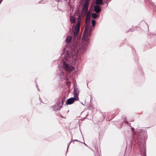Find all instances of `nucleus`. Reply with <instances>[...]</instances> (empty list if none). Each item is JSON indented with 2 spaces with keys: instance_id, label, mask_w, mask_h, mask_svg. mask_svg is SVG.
<instances>
[{
  "instance_id": "6e6552de",
  "label": "nucleus",
  "mask_w": 156,
  "mask_h": 156,
  "mask_svg": "<svg viewBox=\"0 0 156 156\" xmlns=\"http://www.w3.org/2000/svg\"><path fill=\"white\" fill-rule=\"evenodd\" d=\"M71 39V37L70 36H68L66 38V41L67 42H70Z\"/></svg>"
},
{
  "instance_id": "423d86ee",
  "label": "nucleus",
  "mask_w": 156,
  "mask_h": 156,
  "mask_svg": "<svg viewBox=\"0 0 156 156\" xmlns=\"http://www.w3.org/2000/svg\"><path fill=\"white\" fill-rule=\"evenodd\" d=\"M89 5V2L88 0H86L84 5V8L87 9Z\"/></svg>"
},
{
  "instance_id": "9d476101",
  "label": "nucleus",
  "mask_w": 156,
  "mask_h": 156,
  "mask_svg": "<svg viewBox=\"0 0 156 156\" xmlns=\"http://www.w3.org/2000/svg\"><path fill=\"white\" fill-rule=\"evenodd\" d=\"M91 16L93 18H96L97 17V15L95 13H93L91 14Z\"/></svg>"
},
{
  "instance_id": "20e7f679",
  "label": "nucleus",
  "mask_w": 156,
  "mask_h": 156,
  "mask_svg": "<svg viewBox=\"0 0 156 156\" xmlns=\"http://www.w3.org/2000/svg\"><path fill=\"white\" fill-rule=\"evenodd\" d=\"M63 65L67 71H71L73 69V68L72 66L66 64L65 62H64Z\"/></svg>"
},
{
  "instance_id": "0eeeda50",
  "label": "nucleus",
  "mask_w": 156,
  "mask_h": 156,
  "mask_svg": "<svg viewBox=\"0 0 156 156\" xmlns=\"http://www.w3.org/2000/svg\"><path fill=\"white\" fill-rule=\"evenodd\" d=\"M102 2V0H97L96 2V3L97 5H101Z\"/></svg>"
},
{
  "instance_id": "ddd939ff",
  "label": "nucleus",
  "mask_w": 156,
  "mask_h": 156,
  "mask_svg": "<svg viewBox=\"0 0 156 156\" xmlns=\"http://www.w3.org/2000/svg\"><path fill=\"white\" fill-rule=\"evenodd\" d=\"M131 130L133 131L134 130V129L133 128H131Z\"/></svg>"
},
{
  "instance_id": "1a4fd4ad",
  "label": "nucleus",
  "mask_w": 156,
  "mask_h": 156,
  "mask_svg": "<svg viewBox=\"0 0 156 156\" xmlns=\"http://www.w3.org/2000/svg\"><path fill=\"white\" fill-rule=\"evenodd\" d=\"M70 21L71 23H74L75 21L74 18L72 17H71L70 18Z\"/></svg>"
},
{
  "instance_id": "9b49d317",
  "label": "nucleus",
  "mask_w": 156,
  "mask_h": 156,
  "mask_svg": "<svg viewBox=\"0 0 156 156\" xmlns=\"http://www.w3.org/2000/svg\"><path fill=\"white\" fill-rule=\"evenodd\" d=\"M95 23L96 21H95V20H93L92 21L91 24L92 26H94L95 24Z\"/></svg>"
},
{
  "instance_id": "7ed1b4c3",
  "label": "nucleus",
  "mask_w": 156,
  "mask_h": 156,
  "mask_svg": "<svg viewBox=\"0 0 156 156\" xmlns=\"http://www.w3.org/2000/svg\"><path fill=\"white\" fill-rule=\"evenodd\" d=\"M74 98H71L68 99L66 103L67 105H71L72 104L75 100H78L79 98L78 94L76 93H74Z\"/></svg>"
},
{
  "instance_id": "f03ea898",
  "label": "nucleus",
  "mask_w": 156,
  "mask_h": 156,
  "mask_svg": "<svg viewBox=\"0 0 156 156\" xmlns=\"http://www.w3.org/2000/svg\"><path fill=\"white\" fill-rule=\"evenodd\" d=\"M80 22L79 20L77 23L75 25H74L72 27V30L73 32L74 37L75 39L76 38L77 39H78L80 37L78 35V34L79 33L80 30Z\"/></svg>"
},
{
  "instance_id": "4468645a",
  "label": "nucleus",
  "mask_w": 156,
  "mask_h": 156,
  "mask_svg": "<svg viewBox=\"0 0 156 156\" xmlns=\"http://www.w3.org/2000/svg\"><path fill=\"white\" fill-rule=\"evenodd\" d=\"M58 105H59L61 104V103H60L59 102L58 103Z\"/></svg>"
},
{
  "instance_id": "39448f33",
  "label": "nucleus",
  "mask_w": 156,
  "mask_h": 156,
  "mask_svg": "<svg viewBox=\"0 0 156 156\" xmlns=\"http://www.w3.org/2000/svg\"><path fill=\"white\" fill-rule=\"evenodd\" d=\"M94 10L96 12L98 13L101 10L99 6L98 5H95L94 7Z\"/></svg>"
},
{
  "instance_id": "f257e3e1",
  "label": "nucleus",
  "mask_w": 156,
  "mask_h": 156,
  "mask_svg": "<svg viewBox=\"0 0 156 156\" xmlns=\"http://www.w3.org/2000/svg\"><path fill=\"white\" fill-rule=\"evenodd\" d=\"M86 27L85 28L84 34L81 45L76 46L75 45V49L71 54V55L73 59L76 60V55L81 52H83L86 49V45L88 44L89 39V37L90 35V32L93 30V28L90 25V20L88 16L86 18Z\"/></svg>"
},
{
  "instance_id": "f8f14e48",
  "label": "nucleus",
  "mask_w": 156,
  "mask_h": 156,
  "mask_svg": "<svg viewBox=\"0 0 156 156\" xmlns=\"http://www.w3.org/2000/svg\"><path fill=\"white\" fill-rule=\"evenodd\" d=\"M62 105L60 106H59L58 107H57L56 108V109H57V110H59V109H61V108H62Z\"/></svg>"
}]
</instances>
